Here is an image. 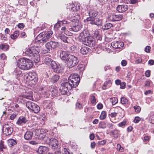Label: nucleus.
<instances>
[{
  "label": "nucleus",
  "instance_id": "obj_1",
  "mask_svg": "<svg viewBox=\"0 0 154 154\" xmlns=\"http://www.w3.org/2000/svg\"><path fill=\"white\" fill-rule=\"evenodd\" d=\"M80 80L79 76L77 74H71L68 78V82L66 80L61 84L60 89L61 94H65L72 88L76 87L79 85Z\"/></svg>",
  "mask_w": 154,
  "mask_h": 154
},
{
  "label": "nucleus",
  "instance_id": "obj_2",
  "mask_svg": "<svg viewBox=\"0 0 154 154\" xmlns=\"http://www.w3.org/2000/svg\"><path fill=\"white\" fill-rule=\"evenodd\" d=\"M17 65L19 68L25 70L30 69L33 66L31 61L25 57L19 59L17 61Z\"/></svg>",
  "mask_w": 154,
  "mask_h": 154
},
{
  "label": "nucleus",
  "instance_id": "obj_3",
  "mask_svg": "<svg viewBox=\"0 0 154 154\" xmlns=\"http://www.w3.org/2000/svg\"><path fill=\"white\" fill-rule=\"evenodd\" d=\"M26 55L30 57L32 60L35 62L39 60V56L38 51L34 47H32L28 48L25 52Z\"/></svg>",
  "mask_w": 154,
  "mask_h": 154
},
{
  "label": "nucleus",
  "instance_id": "obj_4",
  "mask_svg": "<svg viewBox=\"0 0 154 154\" xmlns=\"http://www.w3.org/2000/svg\"><path fill=\"white\" fill-rule=\"evenodd\" d=\"M53 33L51 31H49L47 33L45 32L41 33L36 37L35 41L40 42L41 43H45L49 41Z\"/></svg>",
  "mask_w": 154,
  "mask_h": 154
},
{
  "label": "nucleus",
  "instance_id": "obj_5",
  "mask_svg": "<svg viewBox=\"0 0 154 154\" xmlns=\"http://www.w3.org/2000/svg\"><path fill=\"white\" fill-rule=\"evenodd\" d=\"M42 93L48 95L51 94L53 96H56L57 95L58 90L57 88L54 86H49L40 88Z\"/></svg>",
  "mask_w": 154,
  "mask_h": 154
},
{
  "label": "nucleus",
  "instance_id": "obj_6",
  "mask_svg": "<svg viewBox=\"0 0 154 154\" xmlns=\"http://www.w3.org/2000/svg\"><path fill=\"white\" fill-rule=\"evenodd\" d=\"M26 105L29 110L36 113L38 112L40 109L38 105L30 101H27L26 103Z\"/></svg>",
  "mask_w": 154,
  "mask_h": 154
},
{
  "label": "nucleus",
  "instance_id": "obj_7",
  "mask_svg": "<svg viewBox=\"0 0 154 154\" xmlns=\"http://www.w3.org/2000/svg\"><path fill=\"white\" fill-rule=\"evenodd\" d=\"M79 60L76 57L72 55H69V59L66 62L69 68L75 66L77 65Z\"/></svg>",
  "mask_w": 154,
  "mask_h": 154
},
{
  "label": "nucleus",
  "instance_id": "obj_8",
  "mask_svg": "<svg viewBox=\"0 0 154 154\" xmlns=\"http://www.w3.org/2000/svg\"><path fill=\"white\" fill-rule=\"evenodd\" d=\"M71 21L73 23L75 22V25L69 28V30L74 32H77L79 31L81 27L80 24L79 23V21L78 19H75V17H74Z\"/></svg>",
  "mask_w": 154,
  "mask_h": 154
},
{
  "label": "nucleus",
  "instance_id": "obj_9",
  "mask_svg": "<svg viewBox=\"0 0 154 154\" xmlns=\"http://www.w3.org/2000/svg\"><path fill=\"white\" fill-rule=\"evenodd\" d=\"M59 45V43L57 42L51 41L48 42L45 45L47 50L45 51H43V52L44 53H48L50 49H54Z\"/></svg>",
  "mask_w": 154,
  "mask_h": 154
},
{
  "label": "nucleus",
  "instance_id": "obj_10",
  "mask_svg": "<svg viewBox=\"0 0 154 154\" xmlns=\"http://www.w3.org/2000/svg\"><path fill=\"white\" fill-rule=\"evenodd\" d=\"M47 142L48 144L51 146L52 149H55L58 147V141L54 138L48 137L47 139Z\"/></svg>",
  "mask_w": 154,
  "mask_h": 154
},
{
  "label": "nucleus",
  "instance_id": "obj_11",
  "mask_svg": "<svg viewBox=\"0 0 154 154\" xmlns=\"http://www.w3.org/2000/svg\"><path fill=\"white\" fill-rule=\"evenodd\" d=\"M86 20L87 21H90V24L97 26L101 25L102 21V20L99 18H95L93 17H89Z\"/></svg>",
  "mask_w": 154,
  "mask_h": 154
},
{
  "label": "nucleus",
  "instance_id": "obj_12",
  "mask_svg": "<svg viewBox=\"0 0 154 154\" xmlns=\"http://www.w3.org/2000/svg\"><path fill=\"white\" fill-rule=\"evenodd\" d=\"M90 34L88 31L87 30H85L80 33L78 38L80 42H82Z\"/></svg>",
  "mask_w": 154,
  "mask_h": 154
},
{
  "label": "nucleus",
  "instance_id": "obj_13",
  "mask_svg": "<svg viewBox=\"0 0 154 154\" xmlns=\"http://www.w3.org/2000/svg\"><path fill=\"white\" fill-rule=\"evenodd\" d=\"M82 42L85 45L90 47L93 46L95 44V42L93 38L92 37L89 36L87 37Z\"/></svg>",
  "mask_w": 154,
  "mask_h": 154
},
{
  "label": "nucleus",
  "instance_id": "obj_14",
  "mask_svg": "<svg viewBox=\"0 0 154 154\" xmlns=\"http://www.w3.org/2000/svg\"><path fill=\"white\" fill-rule=\"evenodd\" d=\"M2 131L4 134L7 135L11 134L13 131V129L12 128L9 126L8 124H6L4 125Z\"/></svg>",
  "mask_w": 154,
  "mask_h": 154
},
{
  "label": "nucleus",
  "instance_id": "obj_15",
  "mask_svg": "<svg viewBox=\"0 0 154 154\" xmlns=\"http://www.w3.org/2000/svg\"><path fill=\"white\" fill-rule=\"evenodd\" d=\"M69 53L66 51H62L60 54V57L61 59L65 61L66 62L69 59Z\"/></svg>",
  "mask_w": 154,
  "mask_h": 154
},
{
  "label": "nucleus",
  "instance_id": "obj_16",
  "mask_svg": "<svg viewBox=\"0 0 154 154\" xmlns=\"http://www.w3.org/2000/svg\"><path fill=\"white\" fill-rule=\"evenodd\" d=\"M111 46L114 48L120 49L124 45L123 43L121 41H114L112 42Z\"/></svg>",
  "mask_w": 154,
  "mask_h": 154
},
{
  "label": "nucleus",
  "instance_id": "obj_17",
  "mask_svg": "<svg viewBox=\"0 0 154 154\" xmlns=\"http://www.w3.org/2000/svg\"><path fill=\"white\" fill-rule=\"evenodd\" d=\"M38 138L39 139H42L44 138L46 135L45 132L44 131L43 129H37L35 131Z\"/></svg>",
  "mask_w": 154,
  "mask_h": 154
},
{
  "label": "nucleus",
  "instance_id": "obj_18",
  "mask_svg": "<svg viewBox=\"0 0 154 154\" xmlns=\"http://www.w3.org/2000/svg\"><path fill=\"white\" fill-rule=\"evenodd\" d=\"M28 122V118L25 117H20L18 119L16 123L19 125H22Z\"/></svg>",
  "mask_w": 154,
  "mask_h": 154
},
{
  "label": "nucleus",
  "instance_id": "obj_19",
  "mask_svg": "<svg viewBox=\"0 0 154 154\" xmlns=\"http://www.w3.org/2000/svg\"><path fill=\"white\" fill-rule=\"evenodd\" d=\"M49 151V148L46 146H41L39 147L37 151L39 154H45Z\"/></svg>",
  "mask_w": 154,
  "mask_h": 154
},
{
  "label": "nucleus",
  "instance_id": "obj_20",
  "mask_svg": "<svg viewBox=\"0 0 154 154\" xmlns=\"http://www.w3.org/2000/svg\"><path fill=\"white\" fill-rule=\"evenodd\" d=\"M67 5V9L79 10L80 9V5L79 4H76L75 5L73 4H69Z\"/></svg>",
  "mask_w": 154,
  "mask_h": 154
},
{
  "label": "nucleus",
  "instance_id": "obj_21",
  "mask_svg": "<svg viewBox=\"0 0 154 154\" xmlns=\"http://www.w3.org/2000/svg\"><path fill=\"white\" fill-rule=\"evenodd\" d=\"M20 96L22 97L30 100L32 98V92L31 91L23 93L21 94Z\"/></svg>",
  "mask_w": 154,
  "mask_h": 154
},
{
  "label": "nucleus",
  "instance_id": "obj_22",
  "mask_svg": "<svg viewBox=\"0 0 154 154\" xmlns=\"http://www.w3.org/2000/svg\"><path fill=\"white\" fill-rule=\"evenodd\" d=\"M37 75L35 72H29L28 74V76H27V79L29 80L35 81L37 80Z\"/></svg>",
  "mask_w": 154,
  "mask_h": 154
},
{
  "label": "nucleus",
  "instance_id": "obj_23",
  "mask_svg": "<svg viewBox=\"0 0 154 154\" xmlns=\"http://www.w3.org/2000/svg\"><path fill=\"white\" fill-rule=\"evenodd\" d=\"M45 62L46 64L51 67L54 64H55V62L51 58L47 57L45 58Z\"/></svg>",
  "mask_w": 154,
  "mask_h": 154
},
{
  "label": "nucleus",
  "instance_id": "obj_24",
  "mask_svg": "<svg viewBox=\"0 0 154 154\" xmlns=\"http://www.w3.org/2000/svg\"><path fill=\"white\" fill-rule=\"evenodd\" d=\"M51 67L53 69L54 71L56 72L60 73L62 72L61 66L59 64H57L55 62V64H54Z\"/></svg>",
  "mask_w": 154,
  "mask_h": 154
},
{
  "label": "nucleus",
  "instance_id": "obj_25",
  "mask_svg": "<svg viewBox=\"0 0 154 154\" xmlns=\"http://www.w3.org/2000/svg\"><path fill=\"white\" fill-rule=\"evenodd\" d=\"M112 83V81L110 79H107L106 81L103 85L102 88L103 90H105L111 87Z\"/></svg>",
  "mask_w": 154,
  "mask_h": 154
},
{
  "label": "nucleus",
  "instance_id": "obj_26",
  "mask_svg": "<svg viewBox=\"0 0 154 154\" xmlns=\"http://www.w3.org/2000/svg\"><path fill=\"white\" fill-rule=\"evenodd\" d=\"M33 134L32 132L29 131H26L24 135V138L26 140H29L31 139Z\"/></svg>",
  "mask_w": 154,
  "mask_h": 154
},
{
  "label": "nucleus",
  "instance_id": "obj_27",
  "mask_svg": "<svg viewBox=\"0 0 154 154\" xmlns=\"http://www.w3.org/2000/svg\"><path fill=\"white\" fill-rule=\"evenodd\" d=\"M60 76L57 74L52 75L50 79V81L52 83H54L57 82L59 79Z\"/></svg>",
  "mask_w": 154,
  "mask_h": 154
},
{
  "label": "nucleus",
  "instance_id": "obj_28",
  "mask_svg": "<svg viewBox=\"0 0 154 154\" xmlns=\"http://www.w3.org/2000/svg\"><path fill=\"white\" fill-rule=\"evenodd\" d=\"M89 48L86 47H82L80 50V52L83 54H86L89 51Z\"/></svg>",
  "mask_w": 154,
  "mask_h": 154
},
{
  "label": "nucleus",
  "instance_id": "obj_29",
  "mask_svg": "<svg viewBox=\"0 0 154 154\" xmlns=\"http://www.w3.org/2000/svg\"><path fill=\"white\" fill-rule=\"evenodd\" d=\"M60 39L62 40L63 42L65 43H69V38L65 36L64 35H59L58 36Z\"/></svg>",
  "mask_w": 154,
  "mask_h": 154
},
{
  "label": "nucleus",
  "instance_id": "obj_30",
  "mask_svg": "<svg viewBox=\"0 0 154 154\" xmlns=\"http://www.w3.org/2000/svg\"><path fill=\"white\" fill-rule=\"evenodd\" d=\"M14 73L16 76L17 79L18 77H21L22 75V72L19 69H17L14 71Z\"/></svg>",
  "mask_w": 154,
  "mask_h": 154
},
{
  "label": "nucleus",
  "instance_id": "obj_31",
  "mask_svg": "<svg viewBox=\"0 0 154 154\" xmlns=\"http://www.w3.org/2000/svg\"><path fill=\"white\" fill-rule=\"evenodd\" d=\"M93 36L97 40L101 41L102 39L101 35L99 33L98 31H95Z\"/></svg>",
  "mask_w": 154,
  "mask_h": 154
},
{
  "label": "nucleus",
  "instance_id": "obj_32",
  "mask_svg": "<svg viewBox=\"0 0 154 154\" xmlns=\"http://www.w3.org/2000/svg\"><path fill=\"white\" fill-rule=\"evenodd\" d=\"M68 24L67 22L65 20H63L61 21H58L57 23L55 24L54 25V27L57 28H58L57 25L59 26H61L63 25V24Z\"/></svg>",
  "mask_w": 154,
  "mask_h": 154
},
{
  "label": "nucleus",
  "instance_id": "obj_33",
  "mask_svg": "<svg viewBox=\"0 0 154 154\" xmlns=\"http://www.w3.org/2000/svg\"><path fill=\"white\" fill-rule=\"evenodd\" d=\"M89 17H95L97 15V12L96 10H90L89 12Z\"/></svg>",
  "mask_w": 154,
  "mask_h": 154
},
{
  "label": "nucleus",
  "instance_id": "obj_34",
  "mask_svg": "<svg viewBox=\"0 0 154 154\" xmlns=\"http://www.w3.org/2000/svg\"><path fill=\"white\" fill-rule=\"evenodd\" d=\"M122 18V16L121 15H116L114 14L113 22L119 21Z\"/></svg>",
  "mask_w": 154,
  "mask_h": 154
},
{
  "label": "nucleus",
  "instance_id": "obj_35",
  "mask_svg": "<svg viewBox=\"0 0 154 154\" xmlns=\"http://www.w3.org/2000/svg\"><path fill=\"white\" fill-rule=\"evenodd\" d=\"M128 6L125 5H119L117 8V10H127Z\"/></svg>",
  "mask_w": 154,
  "mask_h": 154
},
{
  "label": "nucleus",
  "instance_id": "obj_36",
  "mask_svg": "<svg viewBox=\"0 0 154 154\" xmlns=\"http://www.w3.org/2000/svg\"><path fill=\"white\" fill-rule=\"evenodd\" d=\"M19 35V31L17 30L15 31L13 34H11L10 36L12 39H14L17 38Z\"/></svg>",
  "mask_w": 154,
  "mask_h": 154
},
{
  "label": "nucleus",
  "instance_id": "obj_37",
  "mask_svg": "<svg viewBox=\"0 0 154 154\" xmlns=\"http://www.w3.org/2000/svg\"><path fill=\"white\" fill-rule=\"evenodd\" d=\"M119 131L116 129L111 131L110 133L114 137L117 138L119 135Z\"/></svg>",
  "mask_w": 154,
  "mask_h": 154
},
{
  "label": "nucleus",
  "instance_id": "obj_38",
  "mask_svg": "<svg viewBox=\"0 0 154 154\" xmlns=\"http://www.w3.org/2000/svg\"><path fill=\"white\" fill-rule=\"evenodd\" d=\"M17 143L16 141L13 139H10L8 140V144L10 147L14 146Z\"/></svg>",
  "mask_w": 154,
  "mask_h": 154
},
{
  "label": "nucleus",
  "instance_id": "obj_39",
  "mask_svg": "<svg viewBox=\"0 0 154 154\" xmlns=\"http://www.w3.org/2000/svg\"><path fill=\"white\" fill-rule=\"evenodd\" d=\"M54 103L52 102H51L50 101H47V103H45V106L48 109H52L53 106L54 105Z\"/></svg>",
  "mask_w": 154,
  "mask_h": 154
},
{
  "label": "nucleus",
  "instance_id": "obj_40",
  "mask_svg": "<svg viewBox=\"0 0 154 154\" xmlns=\"http://www.w3.org/2000/svg\"><path fill=\"white\" fill-rule=\"evenodd\" d=\"M149 120L150 123L154 124V114H149Z\"/></svg>",
  "mask_w": 154,
  "mask_h": 154
},
{
  "label": "nucleus",
  "instance_id": "obj_41",
  "mask_svg": "<svg viewBox=\"0 0 154 154\" xmlns=\"http://www.w3.org/2000/svg\"><path fill=\"white\" fill-rule=\"evenodd\" d=\"M0 48L4 51H7L9 48V46L6 44H2L0 45Z\"/></svg>",
  "mask_w": 154,
  "mask_h": 154
},
{
  "label": "nucleus",
  "instance_id": "obj_42",
  "mask_svg": "<svg viewBox=\"0 0 154 154\" xmlns=\"http://www.w3.org/2000/svg\"><path fill=\"white\" fill-rule=\"evenodd\" d=\"M128 101V99L125 97H122L121 98V103L122 104H127Z\"/></svg>",
  "mask_w": 154,
  "mask_h": 154
},
{
  "label": "nucleus",
  "instance_id": "obj_43",
  "mask_svg": "<svg viewBox=\"0 0 154 154\" xmlns=\"http://www.w3.org/2000/svg\"><path fill=\"white\" fill-rule=\"evenodd\" d=\"M107 18L109 21L113 22L114 14H108Z\"/></svg>",
  "mask_w": 154,
  "mask_h": 154
},
{
  "label": "nucleus",
  "instance_id": "obj_44",
  "mask_svg": "<svg viewBox=\"0 0 154 154\" xmlns=\"http://www.w3.org/2000/svg\"><path fill=\"white\" fill-rule=\"evenodd\" d=\"M104 30H108L111 27H113V25L110 23H107L104 26Z\"/></svg>",
  "mask_w": 154,
  "mask_h": 154
},
{
  "label": "nucleus",
  "instance_id": "obj_45",
  "mask_svg": "<svg viewBox=\"0 0 154 154\" xmlns=\"http://www.w3.org/2000/svg\"><path fill=\"white\" fill-rule=\"evenodd\" d=\"M99 126L100 128H105L106 127V123L104 122H100L99 123Z\"/></svg>",
  "mask_w": 154,
  "mask_h": 154
},
{
  "label": "nucleus",
  "instance_id": "obj_46",
  "mask_svg": "<svg viewBox=\"0 0 154 154\" xmlns=\"http://www.w3.org/2000/svg\"><path fill=\"white\" fill-rule=\"evenodd\" d=\"M106 117V112L105 111L102 112L100 116V120H103Z\"/></svg>",
  "mask_w": 154,
  "mask_h": 154
},
{
  "label": "nucleus",
  "instance_id": "obj_47",
  "mask_svg": "<svg viewBox=\"0 0 154 154\" xmlns=\"http://www.w3.org/2000/svg\"><path fill=\"white\" fill-rule=\"evenodd\" d=\"M135 111L137 113H139L141 110V108L139 106H134Z\"/></svg>",
  "mask_w": 154,
  "mask_h": 154
},
{
  "label": "nucleus",
  "instance_id": "obj_48",
  "mask_svg": "<svg viewBox=\"0 0 154 154\" xmlns=\"http://www.w3.org/2000/svg\"><path fill=\"white\" fill-rule=\"evenodd\" d=\"M19 3L21 5H25L27 3V0H18Z\"/></svg>",
  "mask_w": 154,
  "mask_h": 154
},
{
  "label": "nucleus",
  "instance_id": "obj_49",
  "mask_svg": "<svg viewBox=\"0 0 154 154\" xmlns=\"http://www.w3.org/2000/svg\"><path fill=\"white\" fill-rule=\"evenodd\" d=\"M116 149L118 151H120L121 152H122L124 151V149L123 147H121V145L119 144H118L117 145Z\"/></svg>",
  "mask_w": 154,
  "mask_h": 154
},
{
  "label": "nucleus",
  "instance_id": "obj_50",
  "mask_svg": "<svg viewBox=\"0 0 154 154\" xmlns=\"http://www.w3.org/2000/svg\"><path fill=\"white\" fill-rule=\"evenodd\" d=\"M91 101L92 104H95L96 100L95 97L93 95H92L91 97Z\"/></svg>",
  "mask_w": 154,
  "mask_h": 154
},
{
  "label": "nucleus",
  "instance_id": "obj_51",
  "mask_svg": "<svg viewBox=\"0 0 154 154\" xmlns=\"http://www.w3.org/2000/svg\"><path fill=\"white\" fill-rule=\"evenodd\" d=\"M76 108L79 109H81L82 108V106L79 102H77L76 104Z\"/></svg>",
  "mask_w": 154,
  "mask_h": 154
},
{
  "label": "nucleus",
  "instance_id": "obj_52",
  "mask_svg": "<svg viewBox=\"0 0 154 154\" xmlns=\"http://www.w3.org/2000/svg\"><path fill=\"white\" fill-rule=\"evenodd\" d=\"M151 82V81L149 80H147L144 83L145 86L146 87H150Z\"/></svg>",
  "mask_w": 154,
  "mask_h": 154
},
{
  "label": "nucleus",
  "instance_id": "obj_53",
  "mask_svg": "<svg viewBox=\"0 0 154 154\" xmlns=\"http://www.w3.org/2000/svg\"><path fill=\"white\" fill-rule=\"evenodd\" d=\"M140 120V118L138 116H136L135 117L134 120V122L135 123H138Z\"/></svg>",
  "mask_w": 154,
  "mask_h": 154
},
{
  "label": "nucleus",
  "instance_id": "obj_54",
  "mask_svg": "<svg viewBox=\"0 0 154 154\" xmlns=\"http://www.w3.org/2000/svg\"><path fill=\"white\" fill-rule=\"evenodd\" d=\"M126 84L125 82H121L120 85V88L122 89H124L125 88Z\"/></svg>",
  "mask_w": 154,
  "mask_h": 154
},
{
  "label": "nucleus",
  "instance_id": "obj_55",
  "mask_svg": "<svg viewBox=\"0 0 154 154\" xmlns=\"http://www.w3.org/2000/svg\"><path fill=\"white\" fill-rule=\"evenodd\" d=\"M151 47L149 46H147L145 49V51L146 53H149L150 51Z\"/></svg>",
  "mask_w": 154,
  "mask_h": 154
},
{
  "label": "nucleus",
  "instance_id": "obj_56",
  "mask_svg": "<svg viewBox=\"0 0 154 154\" xmlns=\"http://www.w3.org/2000/svg\"><path fill=\"white\" fill-rule=\"evenodd\" d=\"M17 26L20 29H23L24 28L25 25L23 23H20L17 25Z\"/></svg>",
  "mask_w": 154,
  "mask_h": 154
},
{
  "label": "nucleus",
  "instance_id": "obj_57",
  "mask_svg": "<svg viewBox=\"0 0 154 154\" xmlns=\"http://www.w3.org/2000/svg\"><path fill=\"white\" fill-rule=\"evenodd\" d=\"M3 143L4 142L2 141H1L0 142V151H2L3 149L5 148Z\"/></svg>",
  "mask_w": 154,
  "mask_h": 154
},
{
  "label": "nucleus",
  "instance_id": "obj_58",
  "mask_svg": "<svg viewBox=\"0 0 154 154\" xmlns=\"http://www.w3.org/2000/svg\"><path fill=\"white\" fill-rule=\"evenodd\" d=\"M138 0H130L129 2L130 4H135L138 3Z\"/></svg>",
  "mask_w": 154,
  "mask_h": 154
},
{
  "label": "nucleus",
  "instance_id": "obj_59",
  "mask_svg": "<svg viewBox=\"0 0 154 154\" xmlns=\"http://www.w3.org/2000/svg\"><path fill=\"white\" fill-rule=\"evenodd\" d=\"M126 121H123L118 124V125L119 127H123L125 126L126 125Z\"/></svg>",
  "mask_w": 154,
  "mask_h": 154
},
{
  "label": "nucleus",
  "instance_id": "obj_60",
  "mask_svg": "<svg viewBox=\"0 0 154 154\" xmlns=\"http://www.w3.org/2000/svg\"><path fill=\"white\" fill-rule=\"evenodd\" d=\"M17 114L16 113H13L10 116V119L11 120H13L16 117Z\"/></svg>",
  "mask_w": 154,
  "mask_h": 154
},
{
  "label": "nucleus",
  "instance_id": "obj_61",
  "mask_svg": "<svg viewBox=\"0 0 154 154\" xmlns=\"http://www.w3.org/2000/svg\"><path fill=\"white\" fill-rule=\"evenodd\" d=\"M127 62L126 60H123L121 62L122 65L123 66H126L127 65Z\"/></svg>",
  "mask_w": 154,
  "mask_h": 154
},
{
  "label": "nucleus",
  "instance_id": "obj_62",
  "mask_svg": "<svg viewBox=\"0 0 154 154\" xmlns=\"http://www.w3.org/2000/svg\"><path fill=\"white\" fill-rule=\"evenodd\" d=\"M0 36L1 37V39L2 40H5L7 39V36L2 34H0Z\"/></svg>",
  "mask_w": 154,
  "mask_h": 154
},
{
  "label": "nucleus",
  "instance_id": "obj_63",
  "mask_svg": "<svg viewBox=\"0 0 154 154\" xmlns=\"http://www.w3.org/2000/svg\"><path fill=\"white\" fill-rule=\"evenodd\" d=\"M145 75L146 77H149L150 76V71L147 70L145 72Z\"/></svg>",
  "mask_w": 154,
  "mask_h": 154
},
{
  "label": "nucleus",
  "instance_id": "obj_64",
  "mask_svg": "<svg viewBox=\"0 0 154 154\" xmlns=\"http://www.w3.org/2000/svg\"><path fill=\"white\" fill-rule=\"evenodd\" d=\"M148 63L151 65H153L154 64V60H149L148 62Z\"/></svg>",
  "mask_w": 154,
  "mask_h": 154
}]
</instances>
